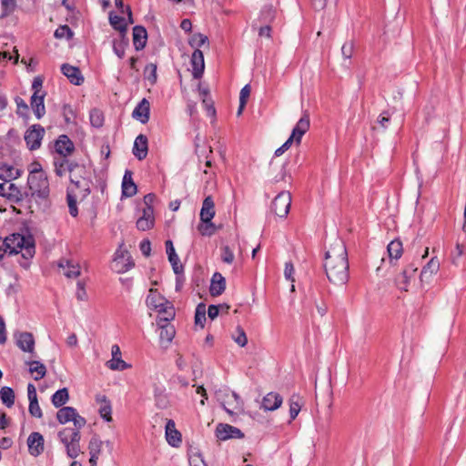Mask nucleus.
I'll return each instance as SVG.
<instances>
[{"label": "nucleus", "instance_id": "obj_1", "mask_svg": "<svg viewBox=\"0 0 466 466\" xmlns=\"http://www.w3.org/2000/svg\"><path fill=\"white\" fill-rule=\"evenodd\" d=\"M324 269L328 279L335 285L345 284L350 277L345 243L336 238L325 253Z\"/></svg>", "mask_w": 466, "mask_h": 466}, {"label": "nucleus", "instance_id": "obj_2", "mask_svg": "<svg viewBox=\"0 0 466 466\" xmlns=\"http://www.w3.org/2000/svg\"><path fill=\"white\" fill-rule=\"evenodd\" d=\"M9 254H17L25 250L23 257L25 258H32L35 253V241L31 235H22L14 233L6 237L4 240Z\"/></svg>", "mask_w": 466, "mask_h": 466}, {"label": "nucleus", "instance_id": "obj_3", "mask_svg": "<svg viewBox=\"0 0 466 466\" xmlns=\"http://www.w3.org/2000/svg\"><path fill=\"white\" fill-rule=\"evenodd\" d=\"M28 193L31 198H47L49 196V183L46 175L41 167H35L27 178Z\"/></svg>", "mask_w": 466, "mask_h": 466}, {"label": "nucleus", "instance_id": "obj_4", "mask_svg": "<svg viewBox=\"0 0 466 466\" xmlns=\"http://www.w3.org/2000/svg\"><path fill=\"white\" fill-rule=\"evenodd\" d=\"M291 196L287 191L280 192L272 201L271 210L280 218H285L290 209Z\"/></svg>", "mask_w": 466, "mask_h": 466}, {"label": "nucleus", "instance_id": "obj_5", "mask_svg": "<svg viewBox=\"0 0 466 466\" xmlns=\"http://www.w3.org/2000/svg\"><path fill=\"white\" fill-rule=\"evenodd\" d=\"M45 135V128L38 124L30 127L25 133V141L30 150H36L41 146Z\"/></svg>", "mask_w": 466, "mask_h": 466}, {"label": "nucleus", "instance_id": "obj_6", "mask_svg": "<svg viewBox=\"0 0 466 466\" xmlns=\"http://www.w3.org/2000/svg\"><path fill=\"white\" fill-rule=\"evenodd\" d=\"M121 247L116 251L113 261V268L118 273L126 272L135 265L128 252L121 249Z\"/></svg>", "mask_w": 466, "mask_h": 466}, {"label": "nucleus", "instance_id": "obj_7", "mask_svg": "<svg viewBox=\"0 0 466 466\" xmlns=\"http://www.w3.org/2000/svg\"><path fill=\"white\" fill-rule=\"evenodd\" d=\"M216 436L221 441H226L228 439H242L244 433L234 426L219 423L216 429Z\"/></svg>", "mask_w": 466, "mask_h": 466}, {"label": "nucleus", "instance_id": "obj_8", "mask_svg": "<svg viewBox=\"0 0 466 466\" xmlns=\"http://www.w3.org/2000/svg\"><path fill=\"white\" fill-rule=\"evenodd\" d=\"M55 152L59 157H67L75 150V145L66 135H60L54 144Z\"/></svg>", "mask_w": 466, "mask_h": 466}, {"label": "nucleus", "instance_id": "obj_9", "mask_svg": "<svg viewBox=\"0 0 466 466\" xmlns=\"http://www.w3.org/2000/svg\"><path fill=\"white\" fill-rule=\"evenodd\" d=\"M44 437L39 432H32L27 438V446L30 455L39 456L44 451Z\"/></svg>", "mask_w": 466, "mask_h": 466}, {"label": "nucleus", "instance_id": "obj_10", "mask_svg": "<svg viewBox=\"0 0 466 466\" xmlns=\"http://www.w3.org/2000/svg\"><path fill=\"white\" fill-rule=\"evenodd\" d=\"M137 228L141 231L151 229L155 225L154 208H143L142 215L137 220Z\"/></svg>", "mask_w": 466, "mask_h": 466}, {"label": "nucleus", "instance_id": "obj_11", "mask_svg": "<svg viewBox=\"0 0 466 466\" xmlns=\"http://www.w3.org/2000/svg\"><path fill=\"white\" fill-rule=\"evenodd\" d=\"M217 396H218V400H221L222 399V396H225V397H228V398H230V399H233V400L235 401V405H233L232 401L231 400H223L221 401V405L223 407V409L226 410L227 413H228L229 415H233L234 412L232 410H230L229 408L227 407V405L228 406H232L234 410H242V407H243V401L241 400L240 397L238 396V394H237L236 392L232 391L230 394L228 392H224L222 393V391H219L217 393Z\"/></svg>", "mask_w": 466, "mask_h": 466}, {"label": "nucleus", "instance_id": "obj_12", "mask_svg": "<svg viewBox=\"0 0 466 466\" xmlns=\"http://www.w3.org/2000/svg\"><path fill=\"white\" fill-rule=\"evenodd\" d=\"M309 116L307 113H305L304 116L296 124L289 139H291L292 142L295 141L297 144H299L303 135L309 130Z\"/></svg>", "mask_w": 466, "mask_h": 466}, {"label": "nucleus", "instance_id": "obj_13", "mask_svg": "<svg viewBox=\"0 0 466 466\" xmlns=\"http://www.w3.org/2000/svg\"><path fill=\"white\" fill-rule=\"evenodd\" d=\"M17 347L29 353H34L35 350V339L32 333L24 331L17 332L15 335Z\"/></svg>", "mask_w": 466, "mask_h": 466}, {"label": "nucleus", "instance_id": "obj_14", "mask_svg": "<svg viewBox=\"0 0 466 466\" xmlns=\"http://www.w3.org/2000/svg\"><path fill=\"white\" fill-rule=\"evenodd\" d=\"M192 76L195 79H199L205 69V62L203 52L199 49H195L191 56Z\"/></svg>", "mask_w": 466, "mask_h": 466}, {"label": "nucleus", "instance_id": "obj_15", "mask_svg": "<svg viewBox=\"0 0 466 466\" xmlns=\"http://www.w3.org/2000/svg\"><path fill=\"white\" fill-rule=\"evenodd\" d=\"M61 72L68 78L70 83L76 86H80L84 83V76L77 66L66 63L61 66Z\"/></svg>", "mask_w": 466, "mask_h": 466}, {"label": "nucleus", "instance_id": "obj_16", "mask_svg": "<svg viewBox=\"0 0 466 466\" xmlns=\"http://www.w3.org/2000/svg\"><path fill=\"white\" fill-rule=\"evenodd\" d=\"M58 437L63 444L66 448V454L68 457L75 459L80 453L79 443L69 442L68 429H64L58 432Z\"/></svg>", "mask_w": 466, "mask_h": 466}, {"label": "nucleus", "instance_id": "obj_17", "mask_svg": "<svg viewBox=\"0 0 466 466\" xmlns=\"http://www.w3.org/2000/svg\"><path fill=\"white\" fill-rule=\"evenodd\" d=\"M283 402V398L277 392H268L261 402V408L265 410L273 411L278 410Z\"/></svg>", "mask_w": 466, "mask_h": 466}, {"label": "nucleus", "instance_id": "obj_18", "mask_svg": "<svg viewBox=\"0 0 466 466\" xmlns=\"http://www.w3.org/2000/svg\"><path fill=\"white\" fill-rule=\"evenodd\" d=\"M112 359L106 362V366L112 370H124L128 365L121 359L120 348L113 345L111 348Z\"/></svg>", "mask_w": 466, "mask_h": 466}, {"label": "nucleus", "instance_id": "obj_19", "mask_svg": "<svg viewBox=\"0 0 466 466\" xmlns=\"http://www.w3.org/2000/svg\"><path fill=\"white\" fill-rule=\"evenodd\" d=\"M71 187L67 190H76L79 194L80 199L86 198L91 192L92 180L91 177L81 179L80 181L75 180L70 182Z\"/></svg>", "mask_w": 466, "mask_h": 466}, {"label": "nucleus", "instance_id": "obj_20", "mask_svg": "<svg viewBox=\"0 0 466 466\" xmlns=\"http://www.w3.org/2000/svg\"><path fill=\"white\" fill-rule=\"evenodd\" d=\"M147 137L140 134L138 135L134 142L133 154L138 160H143L147 156Z\"/></svg>", "mask_w": 466, "mask_h": 466}, {"label": "nucleus", "instance_id": "obj_21", "mask_svg": "<svg viewBox=\"0 0 466 466\" xmlns=\"http://www.w3.org/2000/svg\"><path fill=\"white\" fill-rule=\"evenodd\" d=\"M166 439L168 444L173 447H178L182 441L181 433L176 429V424L172 420L167 421Z\"/></svg>", "mask_w": 466, "mask_h": 466}, {"label": "nucleus", "instance_id": "obj_22", "mask_svg": "<svg viewBox=\"0 0 466 466\" xmlns=\"http://www.w3.org/2000/svg\"><path fill=\"white\" fill-rule=\"evenodd\" d=\"M149 102L143 98L133 110L132 116L142 124H146L149 120Z\"/></svg>", "mask_w": 466, "mask_h": 466}, {"label": "nucleus", "instance_id": "obj_23", "mask_svg": "<svg viewBox=\"0 0 466 466\" xmlns=\"http://www.w3.org/2000/svg\"><path fill=\"white\" fill-rule=\"evenodd\" d=\"M132 171L127 169L125 171L123 181H122V196L126 198H131L137 194V187L133 181Z\"/></svg>", "mask_w": 466, "mask_h": 466}, {"label": "nucleus", "instance_id": "obj_24", "mask_svg": "<svg viewBox=\"0 0 466 466\" xmlns=\"http://www.w3.org/2000/svg\"><path fill=\"white\" fill-rule=\"evenodd\" d=\"M417 271V268H415L412 264L406 267L403 271L396 277L395 284L396 286L401 289L407 291V286L410 281V279L413 277L414 273Z\"/></svg>", "mask_w": 466, "mask_h": 466}, {"label": "nucleus", "instance_id": "obj_25", "mask_svg": "<svg viewBox=\"0 0 466 466\" xmlns=\"http://www.w3.org/2000/svg\"><path fill=\"white\" fill-rule=\"evenodd\" d=\"M226 289V279L225 278L218 272L213 274L211 278V283L209 287L210 295L213 297H218L221 295Z\"/></svg>", "mask_w": 466, "mask_h": 466}, {"label": "nucleus", "instance_id": "obj_26", "mask_svg": "<svg viewBox=\"0 0 466 466\" xmlns=\"http://www.w3.org/2000/svg\"><path fill=\"white\" fill-rule=\"evenodd\" d=\"M58 267L64 270V275L68 279H75L80 275V266L73 260L61 259Z\"/></svg>", "mask_w": 466, "mask_h": 466}, {"label": "nucleus", "instance_id": "obj_27", "mask_svg": "<svg viewBox=\"0 0 466 466\" xmlns=\"http://www.w3.org/2000/svg\"><path fill=\"white\" fill-rule=\"evenodd\" d=\"M147 40V33L144 26L136 25L133 28V44L135 49L139 51L142 50L146 45Z\"/></svg>", "mask_w": 466, "mask_h": 466}, {"label": "nucleus", "instance_id": "obj_28", "mask_svg": "<svg viewBox=\"0 0 466 466\" xmlns=\"http://www.w3.org/2000/svg\"><path fill=\"white\" fill-rule=\"evenodd\" d=\"M96 401L99 404L98 412L106 421L112 420V407L110 400L105 395H96Z\"/></svg>", "mask_w": 466, "mask_h": 466}, {"label": "nucleus", "instance_id": "obj_29", "mask_svg": "<svg viewBox=\"0 0 466 466\" xmlns=\"http://www.w3.org/2000/svg\"><path fill=\"white\" fill-rule=\"evenodd\" d=\"M45 96L46 92H43L41 95L33 94L31 96V107L37 119H40L46 114V108L44 104Z\"/></svg>", "mask_w": 466, "mask_h": 466}, {"label": "nucleus", "instance_id": "obj_30", "mask_svg": "<svg viewBox=\"0 0 466 466\" xmlns=\"http://www.w3.org/2000/svg\"><path fill=\"white\" fill-rule=\"evenodd\" d=\"M215 216V205L211 196L205 198L200 210L202 222H209Z\"/></svg>", "mask_w": 466, "mask_h": 466}, {"label": "nucleus", "instance_id": "obj_31", "mask_svg": "<svg viewBox=\"0 0 466 466\" xmlns=\"http://www.w3.org/2000/svg\"><path fill=\"white\" fill-rule=\"evenodd\" d=\"M76 161H70L66 157H59L54 158L55 173L58 177H63L66 172H70Z\"/></svg>", "mask_w": 466, "mask_h": 466}, {"label": "nucleus", "instance_id": "obj_32", "mask_svg": "<svg viewBox=\"0 0 466 466\" xmlns=\"http://www.w3.org/2000/svg\"><path fill=\"white\" fill-rule=\"evenodd\" d=\"M169 322L170 321L157 322V326L160 329L159 339L162 342H166L167 344L172 341L176 334L174 326L171 325Z\"/></svg>", "mask_w": 466, "mask_h": 466}, {"label": "nucleus", "instance_id": "obj_33", "mask_svg": "<svg viewBox=\"0 0 466 466\" xmlns=\"http://www.w3.org/2000/svg\"><path fill=\"white\" fill-rule=\"evenodd\" d=\"M22 174L20 169L15 168L13 166L2 163L0 164V179L8 182L16 179Z\"/></svg>", "mask_w": 466, "mask_h": 466}, {"label": "nucleus", "instance_id": "obj_34", "mask_svg": "<svg viewBox=\"0 0 466 466\" xmlns=\"http://www.w3.org/2000/svg\"><path fill=\"white\" fill-rule=\"evenodd\" d=\"M88 177H90V172L86 166L77 162L74 163L69 172L70 182H74L75 180L80 181L81 179Z\"/></svg>", "mask_w": 466, "mask_h": 466}, {"label": "nucleus", "instance_id": "obj_35", "mask_svg": "<svg viewBox=\"0 0 466 466\" xmlns=\"http://www.w3.org/2000/svg\"><path fill=\"white\" fill-rule=\"evenodd\" d=\"M157 311H158V317L157 319V322H166V321H170L174 319L175 317V309H174V307L173 305L166 300L164 303H163V306L162 307H158V309H157Z\"/></svg>", "mask_w": 466, "mask_h": 466}, {"label": "nucleus", "instance_id": "obj_36", "mask_svg": "<svg viewBox=\"0 0 466 466\" xmlns=\"http://www.w3.org/2000/svg\"><path fill=\"white\" fill-rule=\"evenodd\" d=\"M157 311H158V317L157 319V322H166V321H170L174 319L175 317V309H174V307L173 305L166 300L164 303H163V306L162 307H158V309H157Z\"/></svg>", "mask_w": 466, "mask_h": 466}, {"label": "nucleus", "instance_id": "obj_37", "mask_svg": "<svg viewBox=\"0 0 466 466\" xmlns=\"http://www.w3.org/2000/svg\"><path fill=\"white\" fill-rule=\"evenodd\" d=\"M440 268V262L439 260L436 258H432L427 264L426 266L423 267L421 272H420V281L423 282V281H428L429 279L435 273H437V271L439 270Z\"/></svg>", "mask_w": 466, "mask_h": 466}, {"label": "nucleus", "instance_id": "obj_38", "mask_svg": "<svg viewBox=\"0 0 466 466\" xmlns=\"http://www.w3.org/2000/svg\"><path fill=\"white\" fill-rule=\"evenodd\" d=\"M166 300L167 299L158 293L157 289H150L146 303L149 309H157L158 307H162Z\"/></svg>", "mask_w": 466, "mask_h": 466}, {"label": "nucleus", "instance_id": "obj_39", "mask_svg": "<svg viewBox=\"0 0 466 466\" xmlns=\"http://www.w3.org/2000/svg\"><path fill=\"white\" fill-rule=\"evenodd\" d=\"M27 198H29L27 191L22 192L14 183L8 184L7 199L17 204Z\"/></svg>", "mask_w": 466, "mask_h": 466}, {"label": "nucleus", "instance_id": "obj_40", "mask_svg": "<svg viewBox=\"0 0 466 466\" xmlns=\"http://www.w3.org/2000/svg\"><path fill=\"white\" fill-rule=\"evenodd\" d=\"M76 415V410L73 407H61L56 412V419L61 424H66L72 421L73 418Z\"/></svg>", "mask_w": 466, "mask_h": 466}, {"label": "nucleus", "instance_id": "obj_41", "mask_svg": "<svg viewBox=\"0 0 466 466\" xmlns=\"http://www.w3.org/2000/svg\"><path fill=\"white\" fill-rule=\"evenodd\" d=\"M26 365L29 366V372L35 373L34 377L35 380H39L46 376V366L38 360H30L25 362Z\"/></svg>", "mask_w": 466, "mask_h": 466}, {"label": "nucleus", "instance_id": "obj_42", "mask_svg": "<svg viewBox=\"0 0 466 466\" xmlns=\"http://www.w3.org/2000/svg\"><path fill=\"white\" fill-rule=\"evenodd\" d=\"M69 400V393L66 388L56 390L51 397L52 404L56 408L63 407Z\"/></svg>", "mask_w": 466, "mask_h": 466}, {"label": "nucleus", "instance_id": "obj_43", "mask_svg": "<svg viewBox=\"0 0 466 466\" xmlns=\"http://www.w3.org/2000/svg\"><path fill=\"white\" fill-rule=\"evenodd\" d=\"M109 22L110 25L113 26L114 29L120 32L121 35H125L127 25L125 22V19L122 16H119L117 15H114L113 12L109 14Z\"/></svg>", "mask_w": 466, "mask_h": 466}, {"label": "nucleus", "instance_id": "obj_44", "mask_svg": "<svg viewBox=\"0 0 466 466\" xmlns=\"http://www.w3.org/2000/svg\"><path fill=\"white\" fill-rule=\"evenodd\" d=\"M80 198L79 194L76 192V190H67L66 191V200L69 208V213L72 217H76L78 214L77 209V199Z\"/></svg>", "mask_w": 466, "mask_h": 466}, {"label": "nucleus", "instance_id": "obj_45", "mask_svg": "<svg viewBox=\"0 0 466 466\" xmlns=\"http://www.w3.org/2000/svg\"><path fill=\"white\" fill-rule=\"evenodd\" d=\"M0 399L2 402L8 408L15 403V392L12 388L5 386L0 390Z\"/></svg>", "mask_w": 466, "mask_h": 466}, {"label": "nucleus", "instance_id": "obj_46", "mask_svg": "<svg viewBox=\"0 0 466 466\" xmlns=\"http://www.w3.org/2000/svg\"><path fill=\"white\" fill-rule=\"evenodd\" d=\"M387 250L390 259H398L402 255V243L399 239H394L391 242H390V244L387 247Z\"/></svg>", "mask_w": 466, "mask_h": 466}, {"label": "nucleus", "instance_id": "obj_47", "mask_svg": "<svg viewBox=\"0 0 466 466\" xmlns=\"http://www.w3.org/2000/svg\"><path fill=\"white\" fill-rule=\"evenodd\" d=\"M2 12L0 14V19H4L12 15L16 8L15 0H1Z\"/></svg>", "mask_w": 466, "mask_h": 466}, {"label": "nucleus", "instance_id": "obj_48", "mask_svg": "<svg viewBox=\"0 0 466 466\" xmlns=\"http://www.w3.org/2000/svg\"><path fill=\"white\" fill-rule=\"evenodd\" d=\"M301 409L300 398L298 395H293L289 399V417L290 421L295 420L299 415Z\"/></svg>", "mask_w": 466, "mask_h": 466}, {"label": "nucleus", "instance_id": "obj_49", "mask_svg": "<svg viewBox=\"0 0 466 466\" xmlns=\"http://www.w3.org/2000/svg\"><path fill=\"white\" fill-rule=\"evenodd\" d=\"M206 305L204 303H199L196 308L195 312V324L199 326L201 329L204 328V324L206 322Z\"/></svg>", "mask_w": 466, "mask_h": 466}, {"label": "nucleus", "instance_id": "obj_50", "mask_svg": "<svg viewBox=\"0 0 466 466\" xmlns=\"http://www.w3.org/2000/svg\"><path fill=\"white\" fill-rule=\"evenodd\" d=\"M276 10L272 5H265L260 12V20L263 23L269 24L275 18Z\"/></svg>", "mask_w": 466, "mask_h": 466}, {"label": "nucleus", "instance_id": "obj_51", "mask_svg": "<svg viewBox=\"0 0 466 466\" xmlns=\"http://www.w3.org/2000/svg\"><path fill=\"white\" fill-rule=\"evenodd\" d=\"M206 44L208 45V38L207 35L200 33L194 34L189 40V45L196 49H199V47Z\"/></svg>", "mask_w": 466, "mask_h": 466}, {"label": "nucleus", "instance_id": "obj_52", "mask_svg": "<svg viewBox=\"0 0 466 466\" xmlns=\"http://www.w3.org/2000/svg\"><path fill=\"white\" fill-rule=\"evenodd\" d=\"M144 76L147 80L150 82L151 85H154L157 82V65L150 63L146 66L144 69Z\"/></svg>", "mask_w": 466, "mask_h": 466}, {"label": "nucleus", "instance_id": "obj_53", "mask_svg": "<svg viewBox=\"0 0 466 466\" xmlns=\"http://www.w3.org/2000/svg\"><path fill=\"white\" fill-rule=\"evenodd\" d=\"M122 39L120 42L114 41L113 43V50L114 53L122 59L125 56V48L128 45V40L125 37V35H121Z\"/></svg>", "mask_w": 466, "mask_h": 466}, {"label": "nucleus", "instance_id": "obj_54", "mask_svg": "<svg viewBox=\"0 0 466 466\" xmlns=\"http://www.w3.org/2000/svg\"><path fill=\"white\" fill-rule=\"evenodd\" d=\"M57 39L66 38L71 39L73 37V31L67 25L58 26L54 34Z\"/></svg>", "mask_w": 466, "mask_h": 466}, {"label": "nucleus", "instance_id": "obj_55", "mask_svg": "<svg viewBox=\"0 0 466 466\" xmlns=\"http://www.w3.org/2000/svg\"><path fill=\"white\" fill-rule=\"evenodd\" d=\"M198 229L203 236H211L216 232L217 228L210 220L209 222H202V224L198 227Z\"/></svg>", "mask_w": 466, "mask_h": 466}, {"label": "nucleus", "instance_id": "obj_56", "mask_svg": "<svg viewBox=\"0 0 466 466\" xmlns=\"http://www.w3.org/2000/svg\"><path fill=\"white\" fill-rule=\"evenodd\" d=\"M90 122L95 127H100L103 126L104 117L102 113L98 109H93L90 112Z\"/></svg>", "mask_w": 466, "mask_h": 466}, {"label": "nucleus", "instance_id": "obj_57", "mask_svg": "<svg viewBox=\"0 0 466 466\" xmlns=\"http://www.w3.org/2000/svg\"><path fill=\"white\" fill-rule=\"evenodd\" d=\"M102 441L97 437H92L89 444V453L92 457H95V454L99 455L101 451Z\"/></svg>", "mask_w": 466, "mask_h": 466}, {"label": "nucleus", "instance_id": "obj_58", "mask_svg": "<svg viewBox=\"0 0 466 466\" xmlns=\"http://www.w3.org/2000/svg\"><path fill=\"white\" fill-rule=\"evenodd\" d=\"M237 336L233 335L234 341L240 347H245L248 343V338L244 329L238 326L236 329Z\"/></svg>", "mask_w": 466, "mask_h": 466}, {"label": "nucleus", "instance_id": "obj_59", "mask_svg": "<svg viewBox=\"0 0 466 466\" xmlns=\"http://www.w3.org/2000/svg\"><path fill=\"white\" fill-rule=\"evenodd\" d=\"M28 411L31 416L35 418H42L43 412L38 404V400H29Z\"/></svg>", "mask_w": 466, "mask_h": 466}, {"label": "nucleus", "instance_id": "obj_60", "mask_svg": "<svg viewBox=\"0 0 466 466\" xmlns=\"http://www.w3.org/2000/svg\"><path fill=\"white\" fill-rule=\"evenodd\" d=\"M168 260L172 266L173 271L177 276H179L183 273V266L179 263V258L177 255L175 257L168 258ZM179 280V277H177V281Z\"/></svg>", "mask_w": 466, "mask_h": 466}, {"label": "nucleus", "instance_id": "obj_61", "mask_svg": "<svg viewBox=\"0 0 466 466\" xmlns=\"http://www.w3.org/2000/svg\"><path fill=\"white\" fill-rule=\"evenodd\" d=\"M202 104L207 111L208 116L214 117L216 116V109L212 99L210 97H203Z\"/></svg>", "mask_w": 466, "mask_h": 466}, {"label": "nucleus", "instance_id": "obj_62", "mask_svg": "<svg viewBox=\"0 0 466 466\" xmlns=\"http://www.w3.org/2000/svg\"><path fill=\"white\" fill-rule=\"evenodd\" d=\"M354 45L352 41L344 43L341 47V54L345 59H350L353 55Z\"/></svg>", "mask_w": 466, "mask_h": 466}, {"label": "nucleus", "instance_id": "obj_63", "mask_svg": "<svg viewBox=\"0 0 466 466\" xmlns=\"http://www.w3.org/2000/svg\"><path fill=\"white\" fill-rule=\"evenodd\" d=\"M234 258H235L234 253L230 249V248L228 246H225L222 248V254H221V258H222L223 262H225L227 264H231L234 261Z\"/></svg>", "mask_w": 466, "mask_h": 466}, {"label": "nucleus", "instance_id": "obj_64", "mask_svg": "<svg viewBox=\"0 0 466 466\" xmlns=\"http://www.w3.org/2000/svg\"><path fill=\"white\" fill-rule=\"evenodd\" d=\"M189 466H207L202 456L198 453L193 454L189 457Z\"/></svg>", "mask_w": 466, "mask_h": 466}]
</instances>
